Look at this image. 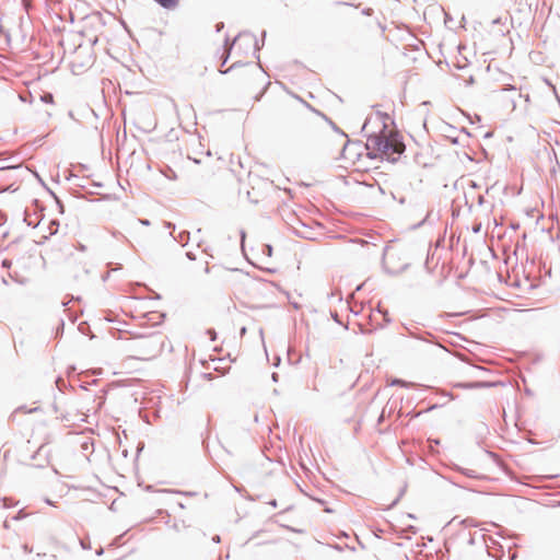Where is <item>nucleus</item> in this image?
<instances>
[{
  "label": "nucleus",
  "mask_w": 560,
  "mask_h": 560,
  "mask_svg": "<svg viewBox=\"0 0 560 560\" xmlns=\"http://www.w3.org/2000/svg\"><path fill=\"white\" fill-rule=\"evenodd\" d=\"M208 334L210 335L211 340L215 339V332L213 330H208Z\"/></svg>",
  "instance_id": "7"
},
{
  "label": "nucleus",
  "mask_w": 560,
  "mask_h": 560,
  "mask_svg": "<svg viewBox=\"0 0 560 560\" xmlns=\"http://www.w3.org/2000/svg\"><path fill=\"white\" fill-rule=\"evenodd\" d=\"M408 332H409V335H410L411 337L417 338V336H416V334H415V332H412V331H410V330H408Z\"/></svg>",
  "instance_id": "13"
},
{
  "label": "nucleus",
  "mask_w": 560,
  "mask_h": 560,
  "mask_svg": "<svg viewBox=\"0 0 560 560\" xmlns=\"http://www.w3.org/2000/svg\"><path fill=\"white\" fill-rule=\"evenodd\" d=\"M212 540H213L214 542H220V536L215 535V536L212 538Z\"/></svg>",
  "instance_id": "10"
},
{
  "label": "nucleus",
  "mask_w": 560,
  "mask_h": 560,
  "mask_svg": "<svg viewBox=\"0 0 560 560\" xmlns=\"http://www.w3.org/2000/svg\"><path fill=\"white\" fill-rule=\"evenodd\" d=\"M389 120L390 118L387 114L375 112L365 119L362 126V132L366 139H369L370 136L386 132L388 131Z\"/></svg>",
  "instance_id": "3"
},
{
  "label": "nucleus",
  "mask_w": 560,
  "mask_h": 560,
  "mask_svg": "<svg viewBox=\"0 0 560 560\" xmlns=\"http://www.w3.org/2000/svg\"><path fill=\"white\" fill-rule=\"evenodd\" d=\"M3 170H5V167H0V171H3Z\"/></svg>",
  "instance_id": "17"
},
{
  "label": "nucleus",
  "mask_w": 560,
  "mask_h": 560,
  "mask_svg": "<svg viewBox=\"0 0 560 560\" xmlns=\"http://www.w3.org/2000/svg\"><path fill=\"white\" fill-rule=\"evenodd\" d=\"M383 266L389 273H400L409 266V258L401 247L389 244L384 249Z\"/></svg>",
  "instance_id": "2"
},
{
  "label": "nucleus",
  "mask_w": 560,
  "mask_h": 560,
  "mask_svg": "<svg viewBox=\"0 0 560 560\" xmlns=\"http://www.w3.org/2000/svg\"><path fill=\"white\" fill-rule=\"evenodd\" d=\"M139 222H140L142 225H149V224H150L149 220H147V219H141Z\"/></svg>",
  "instance_id": "8"
},
{
  "label": "nucleus",
  "mask_w": 560,
  "mask_h": 560,
  "mask_svg": "<svg viewBox=\"0 0 560 560\" xmlns=\"http://www.w3.org/2000/svg\"><path fill=\"white\" fill-rule=\"evenodd\" d=\"M187 257H188L189 259H195V257H194V256L191 255V253H189V252L187 253Z\"/></svg>",
  "instance_id": "12"
},
{
  "label": "nucleus",
  "mask_w": 560,
  "mask_h": 560,
  "mask_svg": "<svg viewBox=\"0 0 560 560\" xmlns=\"http://www.w3.org/2000/svg\"><path fill=\"white\" fill-rule=\"evenodd\" d=\"M165 225H166V228H168V229L173 226L171 222H166V223H165Z\"/></svg>",
  "instance_id": "16"
},
{
  "label": "nucleus",
  "mask_w": 560,
  "mask_h": 560,
  "mask_svg": "<svg viewBox=\"0 0 560 560\" xmlns=\"http://www.w3.org/2000/svg\"><path fill=\"white\" fill-rule=\"evenodd\" d=\"M228 71H231V68H228V70H220L221 73H228Z\"/></svg>",
  "instance_id": "15"
},
{
  "label": "nucleus",
  "mask_w": 560,
  "mask_h": 560,
  "mask_svg": "<svg viewBox=\"0 0 560 560\" xmlns=\"http://www.w3.org/2000/svg\"><path fill=\"white\" fill-rule=\"evenodd\" d=\"M237 40H244L246 42L247 45H250L253 46L254 48V52H257L260 50L261 46L259 45L256 36L252 33H241L234 40L232 44H228L226 43V49H225V56H224V59H223V65L226 62V60L229 59V56H230V51L232 49V47L236 44Z\"/></svg>",
  "instance_id": "4"
},
{
  "label": "nucleus",
  "mask_w": 560,
  "mask_h": 560,
  "mask_svg": "<svg viewBox=\"0 0 560 560\" xmlns=\"http://www.w3.org/2000/svg\"><path fill=\"white\" fill-rule=\"evenodd\" d=\"M404 384H405V383H404L402 381H400V380H395V381L393 382V385H404Z\"/></svg>",
  "instance_id": "9"
},
{
  "label": "nucleus",
  "mask_w": 560,
  "mask_h": 560,
  "mask_svg": "<svg viewBox=\"0 0 560 560\" xmlns=\"http://www.w3.org/2000/svg\"><path fill=\"white\" fill-rule=\"evenodd\" d=\"M186 234H187L186 232L180 233V235H179V238H180L179 241H180V242H183V241H184V236H185Z\"/></svg>",
  "instance_id": "11"
},
{
  "label": "nucleus",
  "mask_w": 560,
  "mask_h": 560,
  "mask_svg": "<svg viewBox=\"0 0 560 560\" xmlns=\"http://www.w3.org/2000/svg\"><path fill=\"white\" fill-rule=\"evenodd\" d=\"M366 149L374 155L395 161L405 147L398 136L392 130L381 135H373L366 139Z\"/></svg>",
  "instance_id": "1"
},
{
  "label": "nucleus",
  "mask_w": 560,
  "mask_h": 560,
  "mask_svg": "<svg viewBox=\"0 0 560 560\" xmlns=\"http://www.w3.org/2000/svg\"><path fill=\"white\" fill-rule=\"evenodd\" d=\"M228 71H231V68H228V70H220L221 73H228Z\"/></svg>",
  "instance_id": "14"
},
{
  "label": "nucleus",
  "mask_w": 560,
  "mask_h": 560,
  "mask_svg": "<svg viewBox=\"0 0 560 560\" xmlns=\"http://www.w3.org/2000/svg\"><path fill=\"white\" fill-rule=\"evenodd\" d=\"M462 386L465 388H475V387L486 386V384L485 383H474V384H466V385H462Z\"/></svg>",
  "instance_id": "6"
},
{
  "label": "nucleus",
  "mask_w": 560,
  "mask_h": 560,
  "mask_svg": "<svg viewBox=\"0 0 560 560\" xmlns=\"http://www.w3.org/2000/svg\"><path fill=\"white\" fill-rule=\"evenodd\" d=\"M154 1L158 4H160L162 8L167 9V10L175 9L179 3V0H154Z\"/></svg>",
  "instance_id": "5"
}]
</instances>
